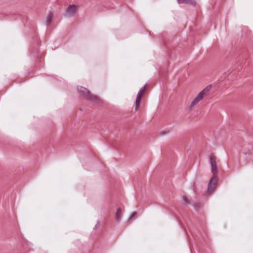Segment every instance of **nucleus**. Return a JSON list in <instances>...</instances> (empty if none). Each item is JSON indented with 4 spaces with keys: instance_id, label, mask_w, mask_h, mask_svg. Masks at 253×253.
<instances>
[{
    "instance_id": "f257e3e1",
    "label": "nucleus",
    "mask_w": 253,
    "mask_h": 253,
    "mask_svg": "<svg viewBox=\"0 0 253 253\" xmlns=\"http://www.w3.org/2000/svg\"><path fill=\"white\" fill-rule=\"evenodd\" d=\"M31 54L35 57L37 58V64H42L43 61V56L42 54L39 53V43L38 41L36 42L32 45L30 48Z\"/></svg>"
},
{
    "instance_id": "f03ea898",
    "label": "nucleus",
    "mask_w": 253,
    "mask_h": 253,
    "mask_svg": "<svg viewBox=\"0 0 253 253\" xmlns=\"http://www.w3.org/2000/svg\"><path fill=\"white\" fill-rule=\"evenodd\" d=\"M211 85L210 84L202 90L196 97V98L191 102L190 107L192 108L193 107L198 104V103L202 100L204 97L209 94L211 89Z\"/></svg>"
},
{
    "instance_id": "7ed1b4c3",
    "label": "nucleus",
    "mask_w": 253,
    "mask_h": 253,
    "mask_svg": "<svg viewBox=\"0 0 253 253\" xmlns=\"http://www.w3.org/2000/svg\"><path fill=\"white\" fill-rule=\"evenodd\" d=\"M216 177L215 176H212L208 183V190L205 195L206 196H209L212 192L214 191V189L216 187Z\"/></svg>"
},
{
    "instance_id": "20e7f679",
    "label": "nucleus",
    "mask_w": 253,
    "mask_h": 253,
    "mask_svg": "<svg viewBox=\"0 0 253 253\" xmlns=\"http://www.w3.org/2000/svg\"><path fill=\"white\" fill-rule=\"evenodd\" d=\"M216 157L212 154L210 156V163L211 167V171L213 174L212 176H217V168L216 164Z\"/></svg>"
},
{
    "instance_id": "39448f33",
    "label": "nucleus",
    "mask_w": 253,
    "mask_h": 253,
    "mask_svg": "<svg viewBox=\"0 0 253 253\" xmlns=\"http://www.w3.org/2000/svg\"><path fill=\"white\" fill-rule=\"evenodd\" d=\"M146 86L147 84H145L139 90V92L137 93L135 103V110L136 111L140 107L141 100L143 97V95H142L141 93H142L144 91V90L145 89Z\"/></svg>"
},
{
    "instance_id": "423d86ee",
    "label": "nucleus",
    "mask_w": 253,
    "mask_h": 253,
    "mask_svg": "<svg viewBox=\"0 0 253 253\" xmlns=\"http://www.w3.org/2000/svg\"><path fill=\"white\" fill-rule=\"evenodd\" d=\"M77 6L75 4H70L66 8V12L63 13L65 16H73L76 13Z\"/></svg>"
},
{
    "instance_id": "0eeeda50",
    "label": "nucleus",
    "mask_w": 253,
    "mask_h": 253,
    "mask_svg": "<svg viewBox=\"0 0 253 253\" xmlns=\"http://www.w3.org/2000/svg\"><path fill=\"white\" fill-rule=\"evenodd\" d=\"M77 90L80 95L83 98L86 99L88 95H90V92L86 88L82 86H78Z\"/></svg>"
},
{
    "instance_id": "6e6552de",
    "label": "nucleus",
    "mask_w": 253,
    "mask_h": 253,
    "mask_svg": "<svg viewBox=\"0 0 253 253\" xmlns=\"http://www.w3.org/2000/svg\"><path fill=\"white\" fill-rule=\"evenodd\" d=\"M178 3H184L188 5H190L193 7H195L197 5V2L196 0H177Z\"/></svg>"
},
{
    "instance_id": "1a4fd4ad",
    "label": "nucleus",
    "mask_w": 253,
    "mask_h": 253,
    "mask_svg": "<svg viewBox=\"0 0 253 253\" xmlns=\"http://www.w3.org/2000/svg\"><path fill=\"white\" fill-rule=\"evenodd\" d=\"M122 217V210L120 208L117 209L115 214V220L117 222H119Z\"/></svg>"
},
{
    "instance_id": "9d476101",
    "label": "nucleus",
    "mask_w": 253,
    "mask_h": 253,
    "mask_svg": "<svg viewBox=\"0 0 253 253\" xmlns=\"http://www.w3.org/2000/svg\"><path fill=\"white\" fill-rule=\"evenodd\" d=\"M86 99L92 102H97L99 100V98L98 96L92 94L91 93L90 95H88Z\"/></svg>"
},
{
    "instance_id": "9b49d317",
    "label": "nucleus",
    "mask_w": 253,
    "mask_h": 253,
    "mask_svg": "<svg viewBox=\"0 0 253 253\" xmlns=\"http://www.w3.org/2000/svg\"><path fill=\"white\" fill-rule=\"evenodd\" d=\"M52 19H53V13L52 12H50L49 13L48 16L46 18L45 24L47 25H50L52 21Z\"/></svg>"
},
{
    "instance_id": "f8f14e48",
    "label": "nucleus",
    "mask_w": 253,
    "mask_h": 253,
    "mask_svg": "<svg viewBox=\"0 0 253 253\" xmlns=\"http://www.w3.org/2000/svg\"><path fill=\"white\" fill-rule=\"evenodd\" d=\"M194 208L196 211H198L201 209L203 206V203L201 202H196L194 204Z\"/></svg>"
},
{
    "instance_id": "ddd939ff",
    "label": "nucleus",
    "mask_w": 253,
    "mask_h": 253,
    "mask_svg": "<svg viewBox=\"0 0 253 253\" xmlns=\"http://www.w3.org/2000/svg\"><path fill=\"white\" fill-rule=\"evenodd\" d=\"M137 212L136 211L133 212L131 213L127 223L128 224H130L131 223L132 220L137 216Z\"/></svg>"
},
{
    "instance_id": "4468645a",
    "label": "nucleus",
    "mask_w": 253,
    "mask_h": 253,
    "mask_svg": "<svg viewBox=\"0 0 253 253\" xmlns=\"http://www.w3.org/2000/svg\"><path fill=\"white\" fill-rule=\"evenodd\" d=\"M182 199L184 202V204L185 205H188L189 204H190V201L188 198V197L186 196H182Z\"/></svg>"
},
{
    "instance_id": "2eb2a0df",
    "label": "nucleus",
    "mask_w": 253,
    "mask_h": 253,
    "mask_svg": "<svg viewBox=\"0 0 253 253\" xmlns=\"http://www.w3.org/2000/svg\"><path fill=\"white\" fill-rule=\"evenodd\" d=\"M168 132H165L164 131H162L161 132H160V134H162V135H165L166 134V133H167Z\"/></svg>"
},
{
    "instance_id": "dca6fc26",
    "label": "nucleus",
    "mask_w": 253,
    "mask_h": 253,
    "mask_svg": "<svg viewBox=\"0 0 253 253\" xmlns=\"http://www.w3.org/2000/svg\"><path fill=\"white\" fill-rule=\"evenodd\" d=\"M99 225H100V222L98 221L97 222V224H96L95 228H97V227L98 226H99Z\"/></svg>"
},
{
    "instance_id": "f3484780",
    "label": "nucleus",
    "mask_w": 253,
    "mask_h": 253,
    "mask_svg": "<svg viewBox=\"0 0 253 253\" xmlns=\"http://www.w3.org/2000/svg\"><path fill=\"white\" fill-rule=\"evenodd\" d=\"M99 225H100V222L98 221L97 222V224H96L95 228H97V227L98 226H99Z\"/></svg>"
},
{
    "instance_id": "a211bd4d",
    "label": "nucleus",
    "mask_w": 253,
    "mask_h": 253,
    "mask_svg": "<svg viewBox=\"0 0 253 253\" xmlns=\"http://www.w3.org/2000/svg\"><path fill=\"white\" fill-rule=\"evenodd\" d=\"M232 71H233V70H232V71H230V70H228L227 72H231Z\"/></svg>"
},
{
    "instance_id": "6ab92c4d",
    "label": "nucleus",
    "mask_w": 253,
    "mask_h": 253,
    "mask_svg": "<svg viewBox=\"0 0 253 253\" xmlns=\"http://www.w3.org/2000/svg\"><path fill=\"white\" fill-rule=\"evenodd\" d=\"M227 72H224V74L225 75H227Z\"/></svg>"
}]
</instances>
